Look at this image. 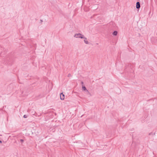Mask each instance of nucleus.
<instances>
[{
    "label": "nucleus",
    "mask_w": 157,
    "mask_h": 157,
    "mask_svg": "<svg viewBox=\"0 0 157 157\" xmlns=\"http://www.w3.org/2000/svg\"><path fill=\"white\" fill-rule=\"evenodd\" d=\"M74 37L76 38H80L81 39L85 38L84 36L80 33L76 34L74 35Z\"/></svg>",
    "instance_id": "1"
},
{
    "label": "nucleus",
    "mask_w": 157,
    "mask_h": 157,
    "mask_svg": "<svg viewBox=\"0 0 157 157\" xmlns=\"http://www.w3.org/2000/svg\"><path fill=\"white\" fill-rule=\"evenodd\" d=\"M60 98L61 100H63L65 98L64 95L62 93H61L60 94Z\"/></svg>",
    "instance_id": "2"
},
{
    "label": "nucleus",
    "mask_w": 157,
    "mask_h": 157,
    "mask_svg": "<svg viewBox=\"0 0 157 157\" xmlns=\"http://www.w3.org/2000/svg\"><path fill=\"white\" fill-rule=\"evenodd\" d=\"M140 4L139 2H137L136 3V8L137 9H139L140 8Z\"/></svg>",
    "instance_id": "3"
},
{
    "label": "nucleus",
    "mask_w": 157,
    "mask_h": 157,
    "mask_svg": "<svg viewBox=\"0 0 157 157\" xmlns=\"http://www.w3.org/2000/svg\"><path fill=\"white\" fill-rule=\"evenodd\" d=\"M82 89L83 90L86 91L88 93H89V92L88 91V90H87L85 86H82Z\"/></svg>",
    "instance_id": "4"
},
{
    "label": "nucleus",
    "mask_w": 157,
    "mask_h": 157,
    "mask_svg": "<svg viewBox=\"0 0 157 157\" xmlns=\"http://www.w3.org/2000/svg\"><path fill=\"white\" fill-rule=\"evenodd\" d=\"M83 39H84V41L85 43L86 44H89V42L87 40V38L85 37V38H83Z\"/></svg>",
    "instance_id": "5"
},
{
    "label": "nucleus",
    "mask_w": 157,
    "mask_h": 157,
    "mask_svg": "<svg viewBox=\"0 0 157 157\" xmlns=\"http://www.w3.org/2000/svg\"><path fill=\"white\" fill-rule=\"evenodd\" d=\"M117 31H116L113 32V34L114 35H115V36H116L117 35Z\"/></svg>",
    "instance_id": "6"
},
{
    "label": "nucleus",
    "mask_w": 157,
    "mask_h": 157,
    "mask_svg": "<svg viewBox=\"0 0 157 157\" xmlns=\"http://www.w3.org/2000/svg\"><path fill=\"white\" fill-rule=\"evenodd\" d=\"M20 142L22 143L24 141V140H23V139H20Z\"/></svg>",
    "instance_id": "7"
},
{
    "label": "nucleus",
    "mask_w": 157,
    "mask_h": 157,
    "mask_svg": "<svg viewBox=\"0 0 157 157\" xmlns=\"http://www.w3.org/2000/svg\"><path fill=\"white\" fill-rule=\"evenodd\" d=\"M68 76V77H71V75L70 74H69L68 75V76Z\"/></svg>",
    "instance_id": "8"
},
{
    "label": "nucleus",
    "mask_w": 157,
    "mask_h": 157,
    "mask_svg": "<svg viewBox=\"0 0 157 157\" xmlns=\"http://www.w3.org/2000/svg\"><path fill=\"white\" fill-rule=\"evenodd\" d=\"M23 117L24 118H26L27 117V116L26 115H24L23 116Z\"/></svg>",
    "instance_id": "9"
},
{
    "label": "nucleus",
    "mask_w": 157,
    "mask_h": 157,
    "mask_svg": "<svg viewBox=\"0 0 157 157\" xmlns=\"http://www.w3.org/2000/svg\"><path fill=\"white\" fill-rule=\"evenodd\" d=\"M42 22H43V20H40V23L41 24L42 23Z\"/></svg>",
    "instance_id": "10"
},
{
    "label": "nucleus",
    "mask_w": 157,
    "mask_h": 157,
    "mask_svg": "<svg viewBox=\"0 0 157 157\" xmlns=\"http://www.w3.org/2000/svg\"><path fill=\"white\" fill-rule=\"evenodd\" d=\"M81 83H82V84H83V82H81Z\"/></svg>",
    "instance_id": "11"
},
{
    "label": "nucleus",
    "mask_w": 157,
    "mask_h": 157,
    "mask_svg": "<svg viewBox=\"0 0 157 157\" xmlns=\"http://www.w3.org/2000/svg\"><path fill=\"white\" fill-rule=\"evenodd\" d=\"M2 143V141L1 140H0V143Z\"/></svg>",
    "instance_id": "12"
}]
</instances>
